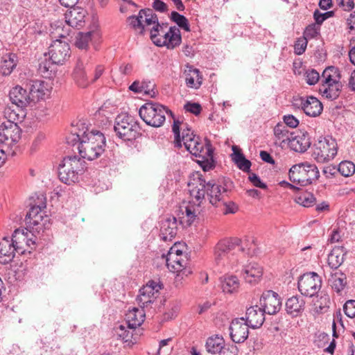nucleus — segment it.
<instances>
[{
	"label": "nucleus",
	"instance_id": "e2e57ef3",
	"mask_svg": "<svg viewBox=\"0 0 355 355\" xmlns=\"http://www.w3.org/2000/svg\"><path fill=\"white\" fill-rule=\"evenodd\" d=\"M184 109L187 112L195 115H198L202 110L201 106L199 103L190 102L184 105Z\"/></svg>",
	"mask_w": 355,
	"mask_h": 355
},
{
	"label": "nucleus",
	"instance_id": "1a4fd4ad",
	"mask_svg": "<svg viewBox=\"0 0 355 355\" xmlns=\"http://www.w3.org/2000/svg\"><path fill=\"white\" fill-rule=\"evenodd\" d=\"M289 179L297 185L303 187L311 184L320 177V172L314 164L300 163L293 166L289 170Z\"/></svg>",
	"mask_w": 355,
	"mask_h": 355
},
{
	"label": "nucleus",
	"instance_id": "58836bf2",
	"mask_svg": "<svg viewBox=\"0 0 355 355\" xmlns=\"http://www.w3.org/2000/svg\"><path fill=\"white\" fill-rule=\"evenodd\" d=\"M232 150V159L236 166L243 172H249L252 165L251 162L245 157L244 155L236 146H233Z\"/></svg>",
	"mask_w": 355,
	"mask_h": 355
},
{
	"label": "nucleus",
	"instance_id": "a878e982",
	"mask_svg": "<svg viewBox=\"0 0 355 355\" xmlns=\"http://www.w3.org/2000/svg\"><path fill=\"white\" fill-rule=\"evenodd\" d=\"M177 231L176 218H168L162 221L159 236L164 241H170L175 236Z\"/></svg>",
	"mask_w": 355,
	"mask_h": 355
},
{
	"label": "nucleus",
	"instance_id": "c9c22d12",
	"mask_svg": "<svg viewBox=\"0 0 355 355\" xmlns=\"http://www.w3.org/2000/svg\"><path fill=\"white\" fill-rule=\"evenodd\" d=\"M144 315L145 314L143 309L133 308L132 310H129L126 313L125 322L128 324V327L130 329H136L144 322Z\"/></svg>",
	"mask_w": 355,
	"mask_h": 355
},
{
	"label": "nucleus",
	"instance_id": "864d4df0",
	"mask_svg": "<svg viewBox=\"0 0 355 355\" xmlns=\"http://www.w3.org/2000/svg\"><path fill=\"white\" fill-rule=\"evenodd\" d=\"M92 39V32H87V33H78L76 40V46L78 49H85L89 41Z\"/></svg>",
	"mask_w": 355,
	"mask_h": 355
},
{
	"label": "nucleus",
	"instance_id": "4468645a",
	"mask_svg": "<svg viewBox=\"0 0 355 355\" xmlns=\"http://www.w3.org/2000/svg\"><path fill=\"white\" fill-rule=\"evenodd\" d=\"M69 45L66 41L56 39L53 42L46 53L49 59L56 64H62L69 57Z\"/></svg>",
	"mask_w": 355,
	"mask_h": 355
},
{
	"label": "nucleus",
	"instance_id": "9b49d317",
	"mask_svg": "<svg viewBox=\"0 0 355 355\" xmlns=\"http://www.w3.org/2000/svg\"><path fill=\"white\" fill-rule=\"evenodd\" d=\"M337 153L338 144L332 137H320L313 144L312 157L318 163L331 161Z\"/></svg>",
	"mask_w": 355,
	"mask_h": 355
},
{
	"label": "nucleus",
	"instance_id": "0e129e2a",
	"mask_svg": "<svg viewBox=\"0 0 355 355\" xmlns=\"http://www.w3.org/2000/svg\"><path fill=\"white\" fill-rule=\"evenodd\" d=\"M26 230L28 231L27 234V240H26V245L29 247L31 249H33L36 243L37 234H39L37 232H33L30 231L28 227H26Z\"/></svg>",
	"mask_w": 355,
	"mask_h": 355
},
{
	"label": "nucleus",
	"instance_id": "6e6552de",
	"mask_svg": "<svg viewBox=\"0 0 355 355\" xmlns=\"http://www.w3.org/2000/svg\"><path fill=\"white\" fill-rule=\"evenodd\" d=\"M85 162L77 156L65 157L58 167V177L61 182L70 185L78 182L84 171Z\"/></svg>",
	"mask_w": 355,
	"mask_h": 355
},
{
	"label": "nucleus",
	"instance_id": "79ce46f5",
	"mask_svg": "<svg viewBox=\"0 0 355 355\" xmlns=\"http://www.w3.org/2000/svg\"><path fill=\"white\" fill-rule=\"evenodd\" d=\"M73 79L76 84L80 87H86L89 85V81L85 71L84 64L82 61H78L73 70Z\"/></svg>",
	"mask_w": 355,
	"mask_h": 355
},
{
	"label": "nucleus",
	"instance_id": "f8f14e48",
	"mask_svg": "<svg viewBox=\"0 0 355 355\" xmlns=\"http://www.w3.org/2000/svg\"><path fill=\"white\" fill-rule=\"evenodd\" d=\"M298 289L302 295L314 297L318 293L322 286L321 277L315 272H310L302 275L298 280Z\"/></svg>",
	"mask_w": 355,
	"mask_h": 355
},
{
	"label": "nucleus",
	"instance_id": "bb28decb",
	"mask_svg": "<svg viewBox=\"0 0 355 355\" xmlns=\"http://www.w3.org/2000/svg\"><path fill=\"white\" fill-rule=\"evenodd\" d=\"M9 96L11 102L20 107L27 106L31 100L30 94H28L26 89L21 86L13 87L9 93Z\"/></svg>",
	"mask_w": 355,
	"mask_h": 355
},
{
	"label": "nucleus",
	"instance_id": "4be33fe9",
	"mask_svg": "<svg viewBox=\"0 0 355 355\" xmlns=\"http://www.w3.org/2000/svg\"><path fill=\"white\" fill-rule=\"evenodd\" d=\"M264 314L261 307L257 305L250 306L246 309L245 321L252 329L259 328L265 321Z\"/></svg>",
	"mask_w": 355,
	"mask_h": 355
},
{
	"label": "nucleus",
	"instance_id": "052dcab7",
	"mask_svg": "<svg viewBox=\"0 0 355 355\" xmlns=\"http://www.w3.org/2000/svg\"><path fill=\"white\" fill-rule=\"evenodd\" d=\"M343 311L347 317L355 318V300H347L343 306Z\"/></svg>",
	"mask_w": 355,
	"mask_h": 355
},
{
	"label": "nucleus",
	"instance_id": "c85d7f7f",
	"mask_svg": "<svg viewBox=\"0 0 355 355\" xmlns=\"http://www.w3.org/2000/svg\"><path fill=\"white\" fill-rule=\"evenodd\" d=\"M15 249L10 241L3 238L0 242V263L7 264L10 263L15 257Z\"/></svg>",
	"mask_w": 355,
	"mask_h": 355
},
{
	"label": "nucleus",
	"instance_id": "603ef678",
	"mask_svg": "<svg viewBox=\"0 0 355 355\" xmlns=\"http://www.w3.org/2000/svg\"><path fill=\"white\" fill-rule=\"evenodd\" d=\"M338 171L343 176L349 177L355 173V164L350 161H343L338 164Z\"/></svg>",
	"mask_w": 355,
	"mask_h": 355
},
{
	"label": "nucleus",
	"instance_id": "7c9ffc66",
	"mask_svg": "<svg viewBox=\"0 0 355 355\" xmlns=\"http://www.w3.org/2000/svg\"><path fill=\"white\" fill-rule=\"evenodd\" d=\"M18 58L16 54L9 53L3 55L0 64V73L3 76L10 75L16 67Z\"/></svg>",
	"mask_w": 355,
	"mask_h": 355
},
{
	"label": "nucleus",
	"instance_id": "aec40b11",
	"mask_svg": "<svg viewBox=\"0 0 355 355\" xmlns=\"http://www.w3.org/2000/svg\"><path fill=\"white\" fill-rule=\"evenodd\" d=\"M27 85L33 101L44 100L51 95L52 87L47 82L42 80H31Z\"/></svg>",
	"mask_w": 355,
	"mask_h": 355
},
{
	"label": "nucleus",
	"instance_id": "4c0bfd02",
	"mask_svg": "<svg viewBox=\"0 0 355 355\" xmlns=\"http://www.w3.org/2000/svg\"><path fill=\"white\" fill-rule=\"evenodd\" d=\"M220 286L223 291L225 293H234L236 292L239 287V281L234 275H225L220 277Z\"/></svg>",
	"mask_w": 355,
	"mask_h": 355
},
{
	"label": "nucleus",
	"instance_id": "774afa93",
	"mask_svg": "<svg viewBox=\"0 0 355 355\" xmlns=\"http://www.w3.org/2000/svg\"><path fill=\"white\" fill-rule=\"evenodd\" d=\"M152 7L155 10L161 13H164L168 11V6L161 0L153 2Z\"/></svg>",
	"mask_w": 355,
	"mask_h": 355
},
{
	"label": "nucleus",
	"instance_id": "a211bd4d",
	"mask_svg": "<svg viewBox=\"0 0 355 355\" xmlns=\"http://www.w3.org/2000/svg\"><path fill=\"white\" fill-rule=\"evenodd\" d=\"M188 259L182 251L173 247L168 251L166 258V266L173 272H178L184 269L187 265Z\"/></svg>",
	"mask_w": 355,
	"mask_h": 355
},
{
	"label": "nucleus",
	"instance_id": "7ed1b4c3",
	"mask_svg": "<svg viewBox=\"0 0 355 355\" xmlns=\"http://www.w3.org/2000/svg\"><path fill=\"white\" fill-rule=\"evenodd\" d=\"M240 239L234 237L219 241L214 249V261L218 270L234 269L243 252Z\"/></svg>",
	"mask_w": 355,
	"mask_h": 355
},
{
	"label": "nucleus",
	"instance_id": "6e6d98bb",
	"mask_svg": "<svg viewBox=\"0 0 355 355\" xmlns=\"http://www.w3.org/2000/svg\"><path fill=\"white\" fill-rule=\"evenodd\" d=\"M320 26L316 23L309 25L304 31L303 37L306 40L315 37L319 34Z\"/></svg>",
	"mask_w": 355,
	"mask_h": 355
},
{
	"label": "nucleus",
	"instance_id": "3c124183",
	"mask_svg": "<svg viewBox=\"0 0 355 355\" xmlns=\"http://www.w3.org/2000/svg\"><path fill=\"white\" fill-rule=\"evenodd\" d=\"M128 22L132 28L138 31L140 34H144V25L143 24L142 15L140 14V11L138 15H131L128 17Z\"/></svg>",
	"mask_w": 355,
	"mask_h": 355
},
{
	"label": "nucleus",
	"instance_id": "c03bdc74",
	"mask_svg": "<svg viewBox=\"0 0 355 355\" xmlns=\"http://www.w3.org/2000/svg\"><path fill=\"white\" fill-rule=\"evenodd\" d=\"M78 126H82V128H79L78 130H73L66 138L67 143L69 145L75 146L77 144L78 146L82 141L83 136L87 135L89 130L88 128L85 127L83 123H78Z\"/></svg>",
	"mask_w": 355,
	"mask_h": 355
},
{
	"label": "nucleus",
	"instance_id": "f3484780",
	"mask_svg": "<svg viewBox=\"0 0 355 355\" xmlns=\"http://www.w3.org/2000/svg\"><path fill=\"white\" fill-rule=\"evenodd\" d=\"M250 325L245 321L244 318L234 319L229 327L230 336L235 343H242L249 335Z\"/></svg>",
	"mask_w": 355,
	"mask_h": 355
},
{
	"label": "nucleus",
	"instance_id": "13d9d810",
	"mask_svg": "<svg viewBox=\"0 0 355 355\" xmlns=\"http://www.w3.org/2000/svg\"><path fill=\"white\" fill-rule=\"evenodd\" d=\"M319 73L315 69L307 70L305 73L306 82L309 85H314L320 79Z\"/></svg>",
	"mask_w": 355,
	"mask_h": 355
},
{
	"label": "nucleus",
	"instance_id": "ddd939ff",
	"mask_svg": "<svg viewBox=\"0 0 355 355\" xmlns=\"http://www.w3.org/2000/svg\"><path fill=\"white\" fill-rule=\"evenodd\" d=\"M21 129L16 123L10 120L0 125V145L3 144L12 148L21 138Z\"/></svg>",
	"mask_w": 355,
	"mask_h": 355
},
{
	"label": "nucleus",
	"instance_id": "338daca9",
	"mask_svg": "<svg viewBox=\"0 0 355 355\" xmlns=\"http://www.w3.org/2000/svg\"><path fill=\"white\" fill-rule=\"evenodd\" d=\"M249 180L252 183V184L258 188L261 189H266L267 185L263 182L260 178L255 173H251L248 177Z\"/></svg>",
	"mask_w": 355,
	"mask_h": 355
},
{
	"label": "nucleus",
	"instance_id": "69168bd1",
	"mask_svg": "<svg viewBox=\"0 0 355 355\" xmlns=\"http://www.w3.org/2000/svg\"><path fill=\"white\" fill-rule=\"evenodd\" d=\"M71 26H68L67 25L66 26H61L58 25L56 28V32L55 34L57 35L55 36V37H60V38H65L67 36L70 35V33L71 31Z\"/></svg>",
	"mask_w": 355,
	"mask_h": 355
},
{
	"label": "nucleus",
	"instance_id": "a18cd8bd",
	"mask_svg": "<svg viewBox=\"0 0 355 355\" xmlns=\"http://www.w3.org/2000/svg\"><path fill=\"white\" fill-rule=\"evenodd\" d=\"M153 87L154 84L151 81L135 80L129 86V89L136 94L144 92L147 94H150V92H153V94H155V92L152 89Z\"/></svg>",
	"mask_w": 355,
	"mask_h": 355
},
{
	"label": "nucleus",
	"instance_id": "37998d69",
	"mask_svg": "<svg viewBox=\"0 0 355 355\" xmlns=\"http://www.w3.org/2000/svg\"><path fill=\"white\" fill-rule=\"evenodd\" d=\"M313 304L314 307V311L317 313H325L327 311L329 307V296L327 294L323 293H321L320 294H317V295L313 300Z\"/></svg>",
	"mask_w": 355,
	"mask_h": 355
},
{
	"label": "nucleus",
	"instance_id": "49530a36",
	"mask_svg": "<svg viewBox=\"0 0 355 355\" xmlns=\"http://www.w3.org/2000/svg\"><path fill=\"white\" fill-rule=\"evenodd\" d=\"M273 131L275 138L282 143L287 142L288 144L293 135H295L293 132L289 131L286 125L280 123L275 126Z\"/></svg>",
	"mask_w": 355,
	"mask_h": 355
},
{
	"label": "nucleus",
	"instance_id": "f704fd0d",
	"mask_svg": "<svg viewBox=\"0 0 355 355\" xmlns=\"http://www.w3.org/2000/svg\"><path fill=\"white\" fill-rule=\"evenodd\" d=\"M27 230H15L13 232L10 242L13 245L16 252L19 254H23L26 249V240H27Z\"/></svg>",
	"mask_w": 355,
	"mask_h": 355
},
{
	"label": "nucleus",
	"instance_id": "de8ad7c7",
	"mask_svg": "<svg viewBox=\"0 0 355 355\" xmlns=\"http://www.w3.org/2000/svg\"><path fill=\"white\" fill-rule=\"evenodd\" d=\"M140 14L142 15L143 24L146 26H153L155 27L159 22L157 15L150 8H145L140 10Z\"/></svg>",
	"mask_w": 355,
	"mask_h": 355
},
{
	"label": "nucleus",
	"instance_id": "a19ab883",
	"mask_svg": "<svg viewBox=\"0 0 355 355\" xmlns=\"http://www.w3.org/2000/svg\"><path fill=\"white\" fill-rule=\"evenodd\" d=\"M225 347V340L222 336L218 335L209 337L205 343V348L208 353L218 354Z\"/></svg>",
	"mask_w": 355,
	"mask_h": 355
},
{
	"label": "nucleus",
	"instance_id": "2f4dec72",
	"mask_svg": "<svg viewBox=\"0 0 355 355\" xmlns=\"http://www.w3.org/2000/svg\"><path fill=\"white\" fill-rule=\"evenodd\" d=\"M329 284L334 291L340 293L347 286V276L341 271L331 272L329 279Z\"/></svg>",
	"mask_w": 355,
	"mask_h": 355
},
{
	"label": "nucleus",
	"instance_id": "bf43d9fd",
	"mask_svg": "<svg viewBox=\"0 0 355 355\" xmlns=\"http://www.w3.org/2000/svg\"><path fill=\"white\" fill-rule=\"evenodd\" d=\"M307 40L306 37H300L297 40L294 45L295 53L297 55H302L304 53L306 46H307Z\"/></svg>",
	"mask_w": 355,
	"mask_h": 355
},
{
	"label": "nucleus",
	"instance_id": "423d86ee",
	"mask_svg": "<svg viewBox=\"0 0 355 355\" xmlns=\"http://www.w3.org/2000/svg\"><path fill=\"white\" fill-rule=\"evenodd\" d=\"M150 38L153 43L159 47L174 49L182 42V36L178 27L173 26L168 28L166 23H161L150 29Z\"/></svg>",
	"mask_w": 355,
	"mask_h": 355
},
{
	"label": "nucleus",
	"instance_id": "9d476101",
	"mask_svg": "<svg viewBox=\"0 0 355 355\" xmlns=\"http://www.w3.org/2000/svg\"><path fill=\"white\" fill-rule=\"evenodd\" d=\"M114 130L117 136L124 141H132L140 135V126L133 116L127 114H119L116 119Z\"/></svg>",
	"mask_w": 355,
	"mask_h": 355
},
{
	"label": "nucleus",
	"instance_id": "ea45409f",
	"mask_svg": "<svg viewBox=\"0 0 355 355\" xmlns=\"http://www.w3.org/2000/svg\"><path fill=\"white\" fill-rule=\"evenodd\" d=\"M55 63H53L52 60L49 59L46 53H44V60H42L38 66V71L45 78H51L55 72Z\"/></svg>",
	"mask_w": 355,
	"mask_h": 355
},
{
	"label": "nucleus",
	"instance_id": "39448f33",
	"mask_svg": "<svg viewBox=\"0 0 355 355\" xmlns=\"http://www.w3.org/2000/svg\"><path fill=\"white\" fill-rule=\"evenodd\" d=\"M105 148V135L98 130H88L87 135L83 136L77 149L82 158L92 161L101 157Z\"/></svg>",
	"mask_w": 355,
	"mask_h": 355
},
{
	"label": "nucleus",
	"instance_id": "4d7b16f0",
	"mask_svg": "<svg viewBox=\"0 0 355 355\" xmlns=\"http://www.w3.org/2000/svg\"><path fill=\"white\" fill-rule=\"evenodd\" d=\"M334 15V11H327L322 13L318 10H315L313 12V18L316 24L320 26L326 19L333 17Z\"/></svg>",
	"mask_w": 355,
	"mask_h": 355
},
{
	"label": "nucleus",
	"instance_id": "0eeeda50",
	"mask_svg": "<svg viewBox=\"0 0 355 355\" xmlns=\"http://www.w3.org/2000/svg\"><path fill=\"white\" fill-rule=\"evenodd\" d=\"M166 114L171 116L173 121L176 120L171 110L157 103H146L139 109L140 117L147 125L154 128L161 127L164 124Z\"/></svg>",
	"mask_w": 355,
	"mask_h": 355
},
{
	"label": "nucleus",
	"instance_id": "680f3d73",
	"mask_svg": "<svg viewBox=\"0 0 355 355\" xmlns=\"http://www.w3.org/2000/svg\"><path fill=\"white\" fill-rule=\"evenodd\" d=\"M284 124L286 127L295 128L299 125V120L292 114L284 115L283 117Z\"/></svg>",
	"mask_w": 355,
	"mask_h": 355
},
{
	"label": "nucleus",
	"instance_id": "5701e85b",
	"mask_svg": "<svg viewBox=\"0 0 355 355\" xmlns=\"http://www.w3.org/2000/svg\"><path fill=\"white\" fill-rule=\"evenodd\" d=\"M305 309V300L300 295H293L288 298L285 303V310L292 318L300 316Z\"/></svg>",
	"mask_w": 355,
	"mask_h": 355
},
{
	"label": "nucleus",
	"instance_id": "b1692460",
	"mask_svg": "<svg viewBox=\"0 0 355 355\" xmlns=\"http://www.w3.org/2000/svg\"><path fill=\"white\" fill-rule=\"evenodd\" d=\"M311 144L309 135L304 132L293 135L288 144L293 150L304 153L310 147Z\"/></svg>",
	"mask_w": 355,
	"mask_h": 355
},
{
	"label": "nucleus",
	"instance_id": "6ab92c4d",
	"mask_svg": "<svg viewBox=\"0 0 355 355\" xmlns=\"http://www.w3.org/2000/svg\"><path fill=\"white\" fill-rule=\"evenodd\" d=\"M295 105L301 107L307 116L312 117L319 116L323 110L322 103L313 96L300 97L296 101Z\"/></svg>",
	"mask_w": 355,
	"mask_h": 355
},
{
	"label": "nucleus",
	"instance_id": "cd10ccee",
	"mask_svg": "<svg viewBox=\"0 0 355 355\" xmlns=\"http://www.w3.org/2000/svg\"><path fill=\"white\" fill-rule=\"evenodd\" d=\"M263 275L262 267L257 263H250L244 266L243 269V276L245 280L248 283H254L257 282Z\"/></svg>",
	"mask_w": 355,
	"mask_h": 355
},
{
	"label": "nucleus",
	"instance_id": "2eb2a0df",
	"mask_svg": "<svg viewBox=\"0 0 355 355\" xmlns=\"http://www.w3.org/2000/svg\"><path fill=\"white\" fill-rule=\"evenodd\" d=\"M161 286L153 281L149 282L146 286L139 289V294L137 297L138 305L141 308H148L153 303L158 296Z\"/></svg>",
	"mask_w": 355,
	"mask_h": 355
},
{
	"label": "nucleus",
	"instance_id": "473e14b6",
	"mask_svg": "<svg viewBox=\"0 0 355 355\" xmlns=\"http://www.w3.org/2000/svg\"><path fill=\"white\" fill-rule=\"evenodd\" d=\"M342 88L343 84L321 83L319 92L324 98L333 101L339 96Z\"/></svg>",
	"mask_w": 355,
	"mask_h": 355
},
{
	"label": "nucleus",
	"instance_id": "20e7f679",
	"mask_svg": "<svg viewBox=\"0 0 355 355\" xmlns=\"http://www.w3.org/2000/svg\"><path fill=\"white\" fill-rule=\"evenodd\" d=\"M46 204V197L42 193L30 198V209L25 216V223L30 231L40 234L48 228L49 218L43 211Z\"/></svg>",
	"mask_w": 355,
	"mask_h": 355
},
{
	"label": "nucleus",
	"instance_id": "393cba45",
	"mask_svg": "<svg viewBox=\"0 0 355 355\" xmlns=\"http://www.w3.org/2000/svg\"><path fill=\"white\" fill-rule=\"evenodd\" d=\"M185 67L184 74L186 85L191 89L200 88L202 84V76L199 69L189 64H187Z\"/></svg>",
	"mask_w": 355,
	"mask_h": 355
},
{
	"label": "nucleus",
	"instance_id": "09e8293b",
	"mask_svg": "<svg viewBox=\"0 0 355 355\" xmlns=\"http://www.w3.org/2000/svg\"><path fill=\"white\" fill-rule=\"evenodd\" d=\"M295 202L303 207H309L315 203V198L313 193L305 191L295 197Z\"/></svg>",
	"mask_w": 355,
	"mask_h": 355
},
{
	"label": "nucleus",
	"instance_id": "c756f323",
	"mask_svg": "<svg viewBox=\"0 0 355 355\" xmlns=\"http://www.w3.org/2000/svg\"><path fill=\"white\" fill-rule=\"evenodd\" d=\"M135 329H130L128 324L125 322L123 324H116L113 329L114 336L117 339L122 340L128 345H132L133 331Z\"/></svg>",
	"mask_w": 355,
	"mask_h": 355
},
{
	"label": "nucleus",
	"instance_id": "f03ea898",
	"mask_svg": "<svg viewBox=\"0 0 355 355\" xmlns=\"http://www.w3.org/2000/svg\"><path fill=\"white\" fill-rule=\"evenodd\" d=\"M191 197L196 199L200 205L207 194L209 202L214 206H218L220 202H225L227 190L224 187L216 184L214 180L206 181L203 175L197 172L193 173L188 182Z\"/></svg>",
	"mask_w": 355,
	"mask_h": 355
},
{
	"label": "nucleus",
	"instance_id": "dca6fc26",
	"mask_svg": "<svg viewBox=\"0 0 355 355\" xmlns=\"http://www.w3.org/2000/svg\"><path fill=\"white\" fill-rule=\"evenodd\" d=\"M282 304L279 294L271 290L264 292L260 298V305L265 313L268 315H275L278 313L282 308Z\"/></svg>",
	"mask_w": 355,
	"mask_h": 355
},
{
	"label": "nucleus",
	"instance_id": "5fc2aeb1",
	"mask_svg": "<svg viewBox=\"0 0 355 355\" xmlns=\"http://www.w3.org/2000/svg\"><path fill=\"white\" fill-rule=\"evenodd\" d=\"M180 302L178 301L172 302L169 305L168 309L164 313V319L172 320L175 318L180 310Z\"/></svg>",
	"mask_w": 355,
	"mask_h": 355
},
{
	"label": "nucleus",
	"instance_id": "412c9836",
	"mask_svg": "<svg viewBox=\"0 0 355 355\" xmlns=\"http://www.w3.org/2000/svg\"><path fill=\"white\" fill-rule=\"evenodd\" d=\"M70 9L64 14L65 22L72 28L80 29L85 25L86 11L79 7H69Z\"/></svg>",
	"mask_w": 355,
	"mask_h": 355
},
{
	"label": "nucleus",
	"instance_id": "72a5a7b5",
	"mask_svg": "<svg viewBox=\"0 0 355 355\" xmlns=\"http://www.w3.org/2000/svg\"><path fill=\"white\" fill-rule=\"evenodd\" d=\"M347 251L344 247H335L328 255V264L331 268L336 270L344 261Z\"/></svg>",
	"mask_w": 355,
	"mask_h": 355
},
{
	"label": "nucleus",
	"instance_id": "8fccbe9b",
	"mask_svg": "<svg viewBox=\"0 0 355 355\" xmlns=\"http://www.w3.org/2000/svg\"><path fill=\"white\" fill-rule=\"evenodd\" d=\"M170 19L175 22L180 28L189 32L190 31V26L188 19L176 11H173L171 13Z\"/></svg>",
	"mask_w": 355,
	"mask_h": 355
},
{
	"label": "nucleus",
	"instance_id": "e433bc0d",
	"mask_svg": "<svg viewBox=\"0 0 355 355\" xmlns=\"http://www.w3.org/2000/svg\"><path fill=\"white\" fill-rule=\"evenodd\" d=\"M341 74L339 69L334 66L327 67L321 76L322 83L342 84Z\"/></svg>",
	"mask_w": 355,
	"mask_h": 355
},
{
	"label": "nucleus",
	"instance_id": "f257e3e1",
	"mask_svg": "<svg viewBox=\"0 0 355 355\" xmlns=\"http://www.w3.org/2000/svg\"><path fill=\"white\" fill-rule=\"evenodd\" d=\"M179 120H174L172 130L175 135V143L178 147L182 146V142L185 148L196 157L197 163L204 171H208L214 167L213 150L211 146L203 142L201 139L193 135L187 124H182Z\"/></svg>",
	"mask_w": 355,
	"mask_h": 355
}]
</instances>
